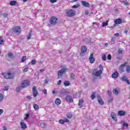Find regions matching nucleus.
<instances>
[{"label":"nucleus","mask_w":130,"mask_h":130,"mask_svg":"<svg viewBox=\"0 0 130 130\" xmlns=\"http://www.w3.org/2000/svg\"><path fill=\"white\" fill-rule=\"evenodd\" d=\"M85 15H89V11L88 10H86L85 12Z\"/></svg>","instance_id":"58"},{"label":"nucleus","mask_w":130,"mask_h":130,"mask_svg":"<svg viewBox=\"0 0 130 130\" xmlns=\"http://www.w3.org/2000/svg\"><path fill=\"white\" fill-rule=\"evenodd\" d=\"M3 43H5V41L3 39V37H0V45L3 44Z\"/></svg>","instance_id":"37"},{"label":"nucleus","mask_w":130,"mask_h":130,"mask_svg":"<svg viewBox=\"0 0 130 130\" xmlns=\"http://www.w3.org/2000/svg\"><path fill=\"white\" fill-rule=\"evenodd\" d=\"M4 113V110L3 109H0V116L2 115Z\"/></svg>","instance_id":"54"},{"label":"nucleus","mask_w":130,"mask_h":130,"mask_svg":"<svg viewBox=\"0 0 130 130\" xmlns=\"http://www.w3.org/2000/svg\"><path fill=\"white\" fill-rule=\"evenodd\" d=\"M29 70V68H28V67L25 68L24 70H23V72H24L25 73H26V72H28Z\"/></svg>","instance_id":"53"},{"label":"nucleus","mask_w":130,"mask_h":130,"mask_svg":"<svg viewBox=\"0 0 130 130\" xmlns=\"http://www.w3.org/2000/svg\"><path fill=\"white\" fill-rule=\"evenodd\" d=\"M1 75L4 76V78L5 79H14V73H5L4 72H2Z\"/></svg>","instance_id":"1"},{"label":"nucleus","mask_w":130,"mask_h":130,"mask_svg":"<svg viewBox=\"0 0 130 130\" xmlns=\"http://www.w3.org/2000/svg\"><path fill=\"white\" fill-rule=\"evenodd\" d=\"M115 23L118 25L122 23V20L120 18L117 19L115 20Z\"/></svg>","instance_id":"21"},{"label":"nucleus","mask_w":130,"mask_h":130,"mask_svg":"<svg viewBox=\"0 0 130 130\" xmlns=\"http://www.w3.org/2000/svg\"><path fill=\"white\" fill-rule=\"evenodd\" d=\"M116 40V37H113L112 38L111 40V42H115V41Z\"/></svg>","instance_id":"45"},{"label":"nucleus","mask_w":130,"mask_h":130,"mask_svg":"<svg viewBox=\"0 0 130 130\" xmlns=\"http://www.w3.org/2000/svg\"><path fill=\"white\" fill-rule=\"evenodd\" d=\"M8 57H13L14 55H13V53H12V52H9L8 53Z\"/></svg>","instance_id":"43"},{"label":"nucleus","mask_w":130,"mask_h":130,"mask_svg":"<svg viewBox=\"0 0 130 130\" xmlns=\"http://www.w3.org/2000/svg\"><path fill=\"white\" fill-rule=\"evenodd\" d=\"M95 94V92H92V93L91 95V98L92 100H94V99H95V98H96V95Z\"/></svg>","instance_id":"32"},{"label":"nucleus","mask_w":130,"mask_h":130,"mask_svg":"<svg viewBox=\"0 0 130 130\" xmlns=\"http://www.w3.org/2000/svg\"><path fill=\"white\" fill-rule=\"evenodd\" d=\"M99 68L100 69V71H103V67L102 66V64H100Z\"/></svg>","instance_id":"51"},{"label":"nucleus","mask_w":130,"mask_h":130,"mask_svg":"<svg viewBox=\"0 0 130 130\" xmlns=\"http://www.w3.org/2000/svg\"><path fill=\"white\" fill-rule=\"evenodd\" d=\"M107 58L109 60H110V59H111V55L110 54L108 55Z\"/></svg>","instance_id":"52"},{"label":"nucleus","mask_w":130,"mask_h":130,"mask_svg":"<svg viewBox=\"0 0 130 130\" xmlns=\"http://www.w3.org/2000/svg\"><path fill=\"white\" fill-rule=\"evenodd\" d=\"M13 31L15 32V33H20V32H21V27L16 26L13 28Z\"/></svg>","instance_id":"15"},{"label":"nucleus","mask_w":130,"mask_h":130,"mask_svg":"<svg viewBox=\"0 0 130 130\" xmlns=\"http://www.w3.org/2000/svg\"><path fill=\"white\" fill-rule=\"evenodd\" d=\"M111 116L112 119H113V120H114V121H116V120H117V118H116V115L115 114V113H114V112L111 113Z\"/></svg>","instance_id":"18"},{"label":"nucleus","mask_w":130,"mask_h":130,"mask_svg":"<svg viewBox=\"0 0 130 130\" xmlns=\"http://www.w3.org/2000/svg\"><path fill=\"white\" fill-rule=\"evenodd\" d=\"M27 99H28V100H30V99H32V98L31 97V96H27L26 97Z\"/></svg>","instance_id":"57"},{"label":"nucleus","mask_w":130,"mask_h":130,"mask_svg":"<svg viewBox=\"0 0 130 130\" xmlns=\"http://www.w3.org/2000/svg\"><path fill=\"white\" fill-rule=\"evenodd\" d=\"M67 70L68 69L67 68H62V69L59 70L58 71V76H60V77H61V76H62V75L64 74L66 72H67Z\"/></svg>","instance_id":"6"},{"label":"nucleus","mask_w":130,"mask_h":130,"mask_svg":"<svg viewBox=\"0 0 130 130\" xmlns=\"http://www.w3.org/2000/svg\"><path fill=\"white\" fill-rule=\"evenodd\" d=\"M115 36H116V37H119V33L115 34Z\"/></svg>","instance_id":"61"},{"label":"nucleus","mask_w":130,"mask_h":130,"mask_svg":"<svg viewBox=\"0 0 130 130\" xmlns=\"http://www.w3.org/2000/svg\"><path fill=\"white\" fill-rule=\"evenodd\" d=\"M63 120L64 121V123H65V122H69V121H70L68 118H66Z\"/></svg>","instance_id":"56"},{"label":"nucleus","mask_w":130,"mask_h":130,"mask_svg":"<svg viewBox=\"0 0 130 130\" xmlns=\"http://www.w3.org/2000/svg\"><path fill=\"white\" fill-rule=\"evenodd\" d=\"M30 81L29 80H25L22 81L21 83V88H26V87H28L30 85Z\"/></svg>","instance_id":"4"},{"label":"nucleus","mask_w":130,"mask_h":130,"mask_svg":"<svg viewBox=\"0 0 130 130\" xmlns=\"http://www.w3.org/2000/svg\"><path fill=\"white\" fill-rule=\"evenodd\" d=\"M81 4L84 7H86V8L90 7V4L85 1H81Z\"/></svg>","instance_id":"14"},{"label":"nucleus","mask_w":130,"mask_h":130,"mask_svg":"<svg viewBox=\"0 0 130 130\" xmlns=\"http://www.w3.org/2000/svg\"><path fill=\"white\" fill-rule=\"evenodd\" d=\"M84 103V100L80 99L79 101L78 105L79 106V108H82L83 107V104Z\"/></svg>","instance_id":"20"},{"label":"nucleus","mask_w":130,"mask_h":130,"mask_svg":"<svg viewBox=\"0 0 130 130\" xmlns=\"http://www.w3.org/2000/svg\"><path fill=\"white\" fill-rule=\"evenodd\" d=\"M2 16H3L4 18H8V16H9V14L8 13H2Z\"/></svg>","instance_id":"41"},{"label":"nucleus","mask_w":130,"mask_h":130,"mask_svg":"<svg viewBox=\"0 0 130 130\" xmlns=\"http://www.w3.org/2000/svg\"><path fill=\"white\" fill-rule=\"evenodd\" d=\"M89 60L90 61V63H94L95 62V58H93V54L91 53L89 57Z\"/></svg>","instance_id":"12"},{"label":"nucleus","mask_w":130,"mask_h":130,"mask_svg":"<svg viewBox=\"0 0 130 130\" xmlns=\"http://www.w3.org/2000/svg\"><path fill=\"white\" fill-rule=\"evenodd\" d=\"M31 63V64H32V66H34V64H36V60L35 59H33L31 60V62L29 63V64H30Z\"/></svg>","instance_id":"35"},{"label":"nucleus","mask_w":130,"mask_h":130,"mask_svg":"<svg viewBox=\"0 0 130 130\" xmlns=\"http://www.w3.org/2000/svg\"><path fill=\"white\" fill-rule=\"evenodd\" d=\"M55 103L56 105H59V104H61V101H60V99H59V98H57L55 100Z\"/></svg>","instance_id":"24"},{"label":"nucleus","mask_w":130,"mask_h":130,"mask_svg":"<svg viewBox=\"0 0 130 130\" xmlns=\"http://www.w3.org/2000/svg\"><path fill=\"white\" fill-rule=\"evenodd\" d=\"M32 92L34 97H37V95H38V90H37V88L35 86L32 87Z\"/></svg>","instance_id":"10"},{"label":"nucleus","mask_w":130,"mask_h":130,"mask_svg":"<svg viewBox=\"0 0 130 130\" xmlns=\"http://www.w3.org/2000/svg\"><path fill=\"white\" fill-rule=\"evenodd\" d=\"M127 64V62H126L124 63L123 64H122L119 69V71L121 72V73H123V72L124 71V68H125V66Z\"/></svg>","instance_id":"8"},{"label":"nucleus","mask_w":130,"mask_h":130,"mask_svg":"<svg viewBox=\"0 0 130 130\" xmlns=\"http://www.w3.org/2000/svg\"><path fill=\"white\" fill-rule=\"evenodd\" d=\"M44 94H47V90L46 89L44 90Z\"/></svg>","instance_id":"60"},{"label":"nucleus","mask_w":130,"mask_h":130,"mask_svg":"<svg viewBox=\"0 0 130 130\" xmlns=\"http://www.w3.org/2000/svg\"><path fill=\"white\" fill-rule=\"evenodd\" d=\"M34 108L35 110L37 111L39 109V106L37 104H35L34 105Z\"/></svg>","instance_id":"29"},{"label":"nucleus","mask_w":130,"mask_h":130,"mask_svg":"<svg viewBox=\"0 0 130 130\" xmlns=\"http://www.w3.org/2000/svg\"><path fill=\"white\" fill-rule=\"evenodd\" d=\"M70 78L72 81L75 80V74L73 73L70 74Z\"/></svg>","instance_id":"30"},{"label":"nucleus","mask_w":130,"mask_h":130,"mask_svg":"<svg viewBox=\"0 0 130 130\" xmlns=\"http://www.w3.org/2000/svg\"><path fill=\"white\" fill-rule=\"evenodd\" d=\"M123 126H125V127H127L128 126V124H127V123H123Z\"/></svg>","instance_id":"50"},{"label":"nucleus","mask_w":130,"mask_h":130,"mask_svg":"<svg viewBox=\"0 0 130 130\" xmlns=\"http://www.w3.org/2000/svg\"><path fill=\"white\" fill-rule=\"evenodd\" d=\"M86 51H87V47L85 46H83L81 49L80 55L82 56L84 55Z\"/></svg>","instance_id":"9"},{"label":"nucleus","mask_w":130,"mask_h":130,"mask_svg":"<svg viewBox=\"0 0 130 130\" xmlns=\"http://www.w3.org/2000/svg\"><path fill=\"white\" fill-rule=\"evenodd\" d=\"M20 125L22 129H26L27 128V125L24 122H21L20 123Z\"/></svg>","instance_id":"19"},{"label":"nucleus","mask_w":130,"mask_h":130,"mask_svg":"<svg viewBox=\"0 0 130 130\" xmlns=\"http://www.w3.org/2000/svg\"><path fill=\"white\" fill-rule=\"evenodd\" d=\"M57 0H50V2L52 3V4L54 3H56Z\"/></svg>","instance_id":"55"},{"label":"nucleus","mask_w":130,"mask_h":130,"mask_svg":"<svg viewBox=\"0 0 130 130\" xmlns=\"http://www.w3.org/2000/svg\"><path fill=\"white\" fill-rule=\"evenodd\" d=\"M16 92H20L21 91V86H18L16 87Z\"/></svg>","instance_id":"39"},{"label":"nucleus","mask_w":130,"mask_h":130,"mask_svg":"<svg viewBox=\"0 0 130 130\" xmlns=\"http://www.w3.org/2000/svg\"><path fill=\"white\" fill-rule=\"evenodd\" d=\"M94 75L95 76V77H100V79H101V74H102V71L99 70L98 71H96L94 72Z\"/></svg>","instance_id":"13"},{"label":"nucleus","mask_w":130,"mask_h":130,"mask_svg":"<svg viewBox=\"0 0 130 130\" xmlns=\"http://www.w3.org/2000/svg\"><path fill=\"white\" fill-rule=\"evenodd\" d=\"M80 7V5L79 4H77L75 5H74L72 7L73 9H77V8H79Z\"/></svg>","instance_id":"38"},{"label":"nucleus","mask_w":130,"mask_h":130,"mask_svg":"<svg viewBox=\"0 0 130 130\" xmlns=\"http://www.w3.org/2000/svg\"><path fill=\"white\" fill-rule=\"evenodd\" d=\"M3 90L4 91H8V90H9V87H8V86H5V87L3 88Z\"/></svg>","instance_id":"47"},{"label":"nucleus","mask_w":130,"mask_h":130,"mask_svg":"<svg viewBox=\"0 0 130 130\" xmlns=\"http://www.w3.org/2000/svg\"><path fill=\"white\" fill-rule=\"evenodd\" d=\"M3 100H4V94L0 93V103L3 102Z\"/></svg>","instance_id":"34"},{"label":"nucleus","mask_w":130,"mask_h":130,"mask_svg":"<svg viewBox=\"0 0 130 130\" xmlns=\"http://www.w3.org/2000/svg\"><path fill=\"white\" fill-rule=\"evenodd\" d=\"M121 80L123 81V82H126L128 85H130L129 80H127V78L125 76H123L121 77Z\"/></svg>","instance_id":"16"},{"label":"nucleus","mask_w":130,"mask_h":130,"mask_svg":"<svg viewBox=\"0 0 130 130\" xmlns=\"http://www.w3.org/2000/svg\"><path fill=\"white\" fill-rule=\"evenodd\" d=\"M26 59H27V57L26 56H23L21 60V62H25Z\"/></svg>","instance_id":"31"},{"label":"nucleus","mask_w":130,"mask_h":130,"mask_svg":"<svg viewBox=\"0 0 130 130\" xmlns=\"http://www.w3.org/2000/svg\"><path fill=\"white\" fill-rule=\"evenodd\" d=\"M25 117H24V120H27L28 118H29V116H30V114L29 113L25 114Z\"/></svg>","instance_id":"40"},{"label":"nucleus","mask_w":130,"mask_h":130,"mask_svg":"<svg viewBox=\"0 0 130 130\" xmlns=\"http://www.w3.org/2000/svg\"><path fill=\"white\" fill-rule=\"evenodd\" d=\"M108 22H109V20H107L106 22L103 23V27H105V26H107L108 25Z\"/></svg>","instance_id":"36"},{"label":"nucleus","mask_w":130,"mask_h":130,"mask_svg":"<svg viewBox=\"0 0 130 130\" xmlns=\"http://www.w3.org/2000/svg\"><path fill=\"white\" fill-rule=\"evenodd\" d=\"M31 37H32V29L30 30L29 32L28 33V35L27 36V40L31 39Z\"/></svg>","instance_id":"23"},{"label":"nucleus","mask_w":130,"mask_h":130,"mask_svg":"<svg viewBox=\"0 0 130 130\" xmlns=\"http://www.w3.org/2000/svg\"><path fill=\"white\" fill-rule=\"evenodd\" d=\"M125 114V112L123 111H118V115L119 116H123Z\"/></svg>","instance_id":"25"},{"label":"nucleus","mask_w":130,"mask_h":130,"mask_svg":"<svg viewBox=\"0 0 130 130\" xmlns=\"http://www.w3.org/2000/svg\"><path fill=\"white\" fill-rule=\"evenodd\" d=\"M67 117L68 118H72V117H73V115L71 113H68L67 114Z\"/></svg>","instance_id":"44"},{"label":"nucleus","mask_w":130,"mask_h":130,"mask_svg":"<svg viewBox=\"0 0 130 130\" xmlns=\"http://www.w3.org/2000/svg\"><path fill=\"white\" fill-rule=\"evenodd\" d=\"M123 4H124L125 6H127V5H128V3L126 2V1H124Z\"/></svg>","instance_id":"62"},{"label":"nucleus","mask_w":130,"mask_h":130,"mask_svg":"<svg viewBox=\"0 0 130 130\" xmlns=\"http://www.w3.org/2000/svg\"><path fill=\"white\" fill-rule=\"evenodd\" d=\"M107 94L109 95L110 98L111 97V94H112L111 91L108 90L107 91Z\"/></svg>","instance_id":"49"},{"label":"nucleus","mask_w":130,"mask_h":130,"mask_svg":"<svg viewBox=\"0 0 130 130\" xmlns=\"http://www.w3.org/2000/svg\"><path fill=\"white\" fill-rule=\"evenodd\" d=\"M67 70L68 69L67 68H62V69L59 70L58 71V76H60V77H61V76H62V75L64 74L66 72H67Z\"/></svg>","instance_id":"7"},{"label":"nucleus","mask_w":130,"mask_h":130,"mask_svg":"<svg viewBox=\"0 0 130 130\" xmlns=\"http://www.w3.org/2000/svg\"><path fill=\"white\" fill-rule=\"evenodd\" d=\"M50 24L54 26V25H56L58 19L55 16H52L49 20Z\"/></svg>","instance_id":"3"},{"label":"nucleus","mask_w":130,"mask_h":130,"mask_svg":"<svg viewBox=\"0 0 130 130\" xmlns=\"http://www.w3.org/2000/svg\"><path fill=\"white\" fill-rule=\"evenodd\" d=\"M118 53L119 54H121L122 53V50H119Z\"/></svg>","instance_id":"63"},{"label":"nucleus","mask_w":130,"mask_h":130,"mask_svg":"<svg viewBox=\"0 0 130 130\" xmlns=\"http://www.w3.org/2000/svg\"><path fill=\"white\" fill-rule=\"evenodd\" d=\"M70 85H71V83H70V81H66L65 82H64V85L68 86H70Z\"/></svg>","instance_id":"33"},{"label":"nucleus","mask_w":130,"mask_h":130,"mask_svg":"<svg viewBox=\"0 0 130 130\" xmlns=\"http://www.w3.org/2000/svg\"><path fill=\"white\" fill-rule=\"evenodd\" d=\"M111 101H113V99H111L108 100L109 102H111Z\"/></svg>","instance_id":"64"},{"label":"nucleus","mask_w":130,"mask_h":130,"mask_svg":"<svg viewBox=\"0 0 130 130\" xmlns=\"http://www.w3.org/2000/svg\"><path fill=\"white\" fill-rule=\"evenodd\" d=\"M102 59L104 61L106 60V55H105V54L103 55Z\"/></svg>","instance_id":"48"},{"label":"nucleus","mask_w":130,"mask_h":130,"mask_svg":"<svg viewBox=\"0 0 130 130\" xmlns=\"http://www.w3.org/2000/svg\"><path fill=\"white\" fill-rule=\"evenodd\" d=\"M60 84H61V80H59L57 82V85H60Z\"/></svg>","instance_id":"59"},{"label":"nucleus","mask_w":130,"mask_h":130,"mask_svg":"<svg viewBox=\"0 0 130 130\" xmlns=\"http://www.w3.org/2000/svg\"><path fill=\"white\" fill-rule=\"evenodd\" d=\"M40 126H41V127H42L43 128H45V127H46V123L45 122H42L41 123Z\"/></svg>","instance_id":"28"},{"label":"nucleus","mask_w":130,"mask_h":130,"mask_svg":"<svg viewBox=\"0 0 130 130\" xmlns=\"http://www.w3.org/2000/svg\"><path fill=\"white\" fill-rule=\"evenodd\" d=\"M98 101L100 104V105H103L104 104V102L102 100V99H101V97L99 96V95H98Z\"/></svg>","instance_id":"17"},{"label":"nucleus","mask_w":130,"mask_h":130,"mask_svg":"<svg viewBox=\"0 0 130 130\" xmlns=\"http://www.w3.org/2000/svg\"><path fill=\"white\" fill-rule=\"evenodd\" d=\"M65 100L67 102H74V100L73 99V97L71 95H67V96L65 98Z\"/></svg>","instance_id":"11"},{"label":"nucleus","mask_w":130,"mask_h":130,"mask_svg":"<svg viewBox=\"0 0 130 130\" xmlns=\"http://www.w3.org/2000/svg\"><path fill=\"white\" fill-rule=\"evenodd\" d=\"M117 77H118V73L117 72H115L112 75V78H113V79H116Z\"/></svg>","instance_id":"22"},{"label":"nucleus","mask_w":130,"mask_h":130,"mask_svg":"<svg viewBox=\"0 0 130 130\" xmlns=\"http://www.w3.org/2000/svg\"><path fill=\"white\" fill-rule=\"evenodd\" d=\"M67 17H72L76 15V11L73 9L68 10L66 12Z\"/></svg>","instance_id":"2"},{"label":"nucleus","mask_w":130,"mask_h":130,"mask_svg":"<svg viewBox=\"0 0 130 130\" xmlns=\"http://www.w3.org/2000/svg\"><path fill=\"white\" fill-rule=\"evenodd\" d=\"M126 72L127 73H129L130 71V66H126Z\"/></svg>","instance_id":"42"},{"label":"nucleus","mask_w":130,"mask_h":130,"mask_svg":"<svg viewBox=\"0 0 130 130\" xmlns=\"http://www.w3.org/2000/svg\"><path fill=\"white\" fill-rule=\"evenodd\" d=\"M16 4H17V2L16 1H11L10 2V6H16Z\"/></svg>","instance_id":"26"},{"label":"nucleus","mask_w":130,"mask_h":130,"mask_svg":"<svg viewBox=\"0 0 130 130\" xmlns=\"http://www.w3.org/2000/svg\"><path fill=\"white\" fill-rule=\"evenodd\" d=\"M113 93L115 95H118V93H119V91L118 90H117V88H114L113 90Z\"/></svg>","instance_id":"27"},{"label":"nucleus","mask_w":130,"mask_h":130,"mask_svg":"<svg viewBox=\"0 0 130 130\" xmlns=\"http://www.w3.org/2000/svg\"><path fill=\"white\" fill-rule=\"evenodd\" d=\"M67 70L68 69L67 68H62V69L59 70L58 71V76H60V77H61V76H62V75L64 74L66 72H67Z\"/></svg>","instance_id":"5"},{"label":"nucleus","mask_w":130,"mask_h":130,"mask_svg":"<svg viewBox=\"0 0 130 130\" xmlns=\"http://www.w3.org/2000/svg\"><path fill=\"white\" fill-rule=\"evenodd\" d=\"M59 123H60L61 124H63V123H64V120H62V119H60L59 120Z\"/></svg>","instance_id":"46"}]
</instances>
